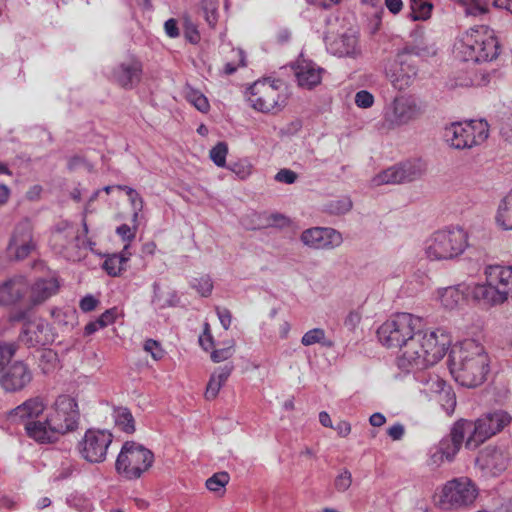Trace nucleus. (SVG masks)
<instances>
[{
	"instance_id": "nucleus-50",
	"label": "nucleus",
	"mask_w": 512,
	"mask_h": 512,
	"mask_svg": "<svg viewBox=\"0 0 512 512\" xmlns=\"http://www.w3.org/2000/svg\"><path fill=\"white\" fill-rule=\"evenodd\" d=\"M352 208V201L348 197H343L341 199H337L334 201H331L327 205V210L331 214L340 215L345 214Z\"/></svg>"
},
{
	"instance_id": "nucleus-45",
	"label": "nucleus",
	"mask_w": 512,
	"mask_h": 512,
	"mask_svg": "<svg viewBox=\"0 0 512 512\" xmlns=\"http://www.w3.org/2000/svg\"><path fill=\"white\" fill-rule=\"evenodd\" d=\"M467 15L478 16L488 11L486 0H460Z\"/></svg>"
},
{
	"instance_id": "nucleus-31",
	"label": "nucleus",
	"mask_w": 512,
	"mask_h": 512,
	"mask_svg": "<svg viewBox=\"0 0 512 512\" xmlns=\"http://www.w3.org/2000/svg\"><path fill=\"white\" fill-rule=\"evenodd\" d=\"M59 288L56 279H39L31 287V302L34 305L41 304L54 295Z\"/></svg>"
},
{
	"instance_id": "nucleus-17",
	"label": "nucleus",
	"mask_w": 512,
	"mask_h": 512,
	"mask_svg": "<svg viewBox=\"0 0 512 512\" xmlns=\"http://www.w3.org/2000/svg\"><path fill=\"white\" fill-rule=\"evenodd\" d=\"M300 240L305 246L318 250L334 249L343 242L341 233L329 227L306 229L301 233Z\"/></svg>"
},
{
	"instance_id": "nucleus-13",
	"label": "nucleus",
	"mask_w": 512,
	"mask_h": 512,
	"mask_svg": "<svg viewBox=\"0 0 512 512\" xmlns=\"http://www.w3.org/2000/svg\"><path fill=\"white\" fill-rule=\"evenodd\" d=\"M478 495L475 484L467 477L448 481L442 490L441 504L444 508H459L472 504Z\"/></svg>"
},
{
	"instance_id": "nucleus-53",
	"label": "nucleus",
	"mask_w": 512,
	"mask_h": 512,
	"mask_svg": "<svg viewBox=\"0 0 512 512\" xmlns=\"http://www.w3.org/2000/svg\"><path fill=\"white\" fill-rule=\"evenodd\" d=\"M355 103L360 108H369L374 103V97L370 92L361 90L355 95Z\"/></svg>"
},
{
	"instance_id": "nucleus-61",
	"label": "nucleus",
	"mask_w": 512,
	"mask_h": 512,
	"mask_svg": "<svg viewBox=\"0 0 512 512\" xmlns=\"http://www.w3.org/2000/svg\"><path fill=\"white\" fill-rule=\"evenodd\" d=\"M15 353V347L13 344L0 345V366L6 361H9Z\"/></svg>"
},
{
	"instance_id": "nucleus-52",
	"label": "nucleus",
	"mask_w": 512,
	"mask_h": 512,
	"mask_svg": "<svg viewBox=\"0 0 512 512\" xmlns=\"http://www.w3.org/2000/svg\"><path fill=\"white\" fill-rule=\"evenodd\" d=\"M144 350L150 353L154 360H160L164 356V350L161 348V345L153 339L145 341Z\"/></svg>"
},
{
	"instance_id": "nucleus-34",
	"label": "nucleus",
	"mask_w": 512,
	"mask_h": 512,
	"mask_svg": "<svg viewBox=\"0 0 512 512\" xmlns=\"http://www.w3.org/2000/svg\"><path fill=\"white\" fill-rule=\"evenodd\" d=\"M416 75L417 72L414 67L401 64L400 68L389 75V77L394 88L398 90H405L413 83Z\"/></svg>"
},
{
	"instance_id": "nucleus-63",
	"label": "nucleus",
	"mask_w": 512,
	"mask_h": 512,
	"mask_svg": "<svg viewBox=\"0 0 512 512\" xmlns=\"http://www.w3.org/2000/svg\"><path fill=\"white\" fill-rule=\"evenodd\" d=\"M216 313H217V316L219 318V321L221 323V325L223 326V328L225 330L229 329L230 325H231V321H232V316H231V313L228 309L226 308H216Z\"/></svg>"
},
{
	"instance_id": "nucleus-48",
	"label": "nucleus",
	"mask_w": 512,
	"mask_h": 512,
	"mask_svg": "<svg viewBox=\"0 0 512 512\" xmlns=\"http://www.w3.org/2000/svg\"><path fill=\"white\" fill-rule=\"evenodd\" d=\"M325 340V331L322 328H313L307 331L301 338V343L304 346H311L314 344H323Z\"/></svg>"
},
{
	"instance_id": "nucleus-58",
	"label": "nucleus",
	"mask_w": 512,
	"mask_h": 512,
	"mask_svg": "<svg viewBox=\"0 0 512 512\" xmlns=\"http://www.w3.org/2000/svg\"><path fill=\"white\" fill-rule=\"evenodd\" d=\"M362 319L361 313L358 311H350L348 315L345 317L344 325L346 328H348L350 331L355 330L358 325L360 324Z\"/></svg>"
},
{
	"instance_id": "nucleus-7",
	"label": "nucleus",
	"mask_w": 512,
	"mask_h": 512,
	"mask_svg": "<svg viewBox=\"0 0 512 512\" xmlns=\"http://www.w3.org/2000/svg\"><path fill=\"white\" fill-rule=\"evenodd\" d=\"M472 429V422L461 419L451 428L449 435L430 449V464L440 466L444 461L451 462L459 452L466 434Z\"/></svg>"
},
{
	"instance_id": "nucleus-33",
	"label": "nucleus",
	"mask_w": 512,
	"mask_h": 512,
	"mask_svg": "<svg viewBox=\"0 0 512 512\" xmlns=\"http://www.w3.org/2000/svg\"><path fill=\"white\" fill-rule=\"evenodd\" d=\"M495 220L504 230H512V189L501 199Z\"/></svg>"
},
{
	"instance_id": "nucleus-47",
	"label": "nucleus",
	"mask_w": 512,
	"mask_h": 512,
	"mask_svg": "<svg viewBox=\"0 0 512 512\" xmlns=\"http://www.w3.org/2000/svg\"><path fill=\"white\" fill-rule=\"evenodd\" d=\"M125 264L121 263V257L117 256L115 254L108 256L104 263H103V269L107 272L110 276H118L121 274V272L125 269Z\"/></svg>"
},
{
	"instance_id": "nucleus-60",
	"label": "nucleus",
	"mask_w": 512,
	"mask_h": 512,
	"mask_svg": "<svg viewBox=\"0 0 512 512\" xmlns=\"http://www.w3.org/2000/svg\"><path fill=\"white\" fill-rule=\"evenodd\" d=\"M118 315L117 308H111L106 310L101 316L98 318V321L102 325V327H106L112 323H114L116 317Z\"/></svg>"
},
{
	"instance_id": "nucleus-3",
	"label": "nucleus",
	"mask_w": 512,
	"mask_h": 512,
	"mask_svg": "<svg viewBox=\"0 0 512 512\" xmlns=\"http://www.w3.org/2000/svg\"><path fill=\"white\" fill-rule=\"evenodd\" d=\"M456 50L463 61L488 62L498 57L499 42L492 29L480 25L462 34L456 44Z\"/></svg>"
},
{
	"instance_id": "nucleus-56",
	"label": "nucleus",
	"mask_w": 512,
	"mask_h": 512,
	"mask_svg": "<svg viewBox=\"0 0 512 512\" xmlns=\"http://www.w3.org/2000/svg\"><path fill=\"white\" fill-rule=\"evenodd\" d=\"M275 180L280 183L293 184L297 180V174L290 169H281L275 175Z\"/></svg>"
},
{
	"instance_id": "nucleus-10",
	"label": "nucleus",
	"mask_w": 512,
	"mask_h": 512,
	"mask_svg": "<svg viewBox=\"0 0 512 512\" xmlns=\"http://www.w3.org/2000/svg\"><path fill=\"white\" fill-rule=\"evenodd\" d=\"M47 416L49 425H52V428L59 435L72 432L78 428L80 417L78 404L69 395L58 396Z\"/></svg>"
},
{
	"instance_id": "nucleus-40",
	"label": "nucleus",
	"mask_w": 512,
	"mask_h": 512,
	"mask_svg": "<svg viewBox=\"0 0 512 512\" xmlns=\"http://www.w3.org/2000/svg\"><path fill=\"white\" fill-rule=\"evenodd\" d=\"M227 168L233 172L238 179L246 180L252 174L253 166L248 160L241 159L230 163Z\"/></svg>"
},
{
	"instance_id": "nucleus-62",
	"label": "nucleus",
	"mask_w": 512,
	"mask_h": 512,
	"mask_svg": "<svg viewBox=\"0 0 512 512\" xmlns=\"http://www.w3.org/2000/svg\"><path fill=\"white\" fill-rule=\"evenodd\" d=\"M164 30L166 35L170 38H177L180 35L177 21L174 18H170L165 21Z\"/></svg>"
},
{
	"instance_id": "nucleus-1",
	"label": "nucleus",
	"mask_w": 512,
	"mask_h": 512,
	"mask_svg": "<svg viewBox=\"0 0 512 512\" xmlns=\"http://www.w3.org/2000/svg\"><path fill=\"white\" fill-rule=\"evenodd\" d=\"M423 326L421 317L399 312L391 315L377 329L378 340L383 346L403 349L397 364L406 372L436 364L444 357L450 344V338L444 331L424 332Z\"/></svg>"
},
{
	"instance_id": "nucleus-19",
	"label": "nucleus",
	"mask_w": 512,
	"mask_h": 512,
	"mask_svg": "<svg viewBox=\"0 0 512 512\" xmlns=\"http://www.w3.org/2000/svg\"><path fill=\"white\" fill-rule=\"evenodd\" d=\"M508 460L505 449L487 446L477 456L476 465L487 474L496 476L507 468Z\"/></svg>"
},
{
	"instance_id": "nucleus-9",
	"label": "nucleus",
	"mask_w": 512,
	"mask_h": 512,
	"mask_svg": "<svg viewBox=\"0 0 512 512\" xmlns=\"http://www.w3.org/2000/svg\"><path fill=\"white\" fill-rule=\"evenodd\" d=\"M113 434L106 429L90 428L78 442L77 449L82 459L90 464L106 461Z\"/></svg>"
},
{
	"instance_id": "nucleus-6",
	"label": "nucleus",
	"mask_w": 512,
	"mask_h": 512,
	"mask_svg": "<svg viewBox=\"0 0 512 512\" xmlns=\"http://www.w3.org/2000/svg\"><path fill=\"white\" fill-rule=\"evenodd\" d=\"M489 136V125L485 120H470L452 123L445 128L446 142L456 149H471L483 144Z\"/></svg>"
},
{
	"instance_id": "nucleus-55",
	"label": "nucleus",
	"mask_w": 512,
	"mask_h": 512,
	"mask_svg": "<svg viewBox=\"0 0 512 512\" xmlns=\"http://www.w3.org/2000/svg\"><path fill=\"white\" fill-rule=\"evenodd\" d=\"M223 386V384H221L217 379L216 377H210V380L207 384V388H206V391H205V398L207 400H212L214 398H216V396L218 395L221 387Z\"/></svg>"
},
{
	"instance_id": "nucleus-24",
	"label": "nucleus",
	"mask_w": 512,
	"mask_h": 512,
	"mask_svg": "<svg viewBox=\"0 0 512 512\" xmlns=\"http://www.w3.org/2000/svg\"><path fill=\"white\" fill-rule=\"evenodd\" d=\"M323 69L309 60H300L295 67V76L299 86L312 89L320 84Z\"/></svg>"
},
{
	"instance_id": "nucleus-57",
	"label": "nucleus",
	"mask_w": 512,
	"mask_h": 512,
	"mask_svg": "<svg viewBox=\"0 0 512 512\" xmlns=\"http://www.w3.org/2000/svg\"><path fill=\"white\" fill-rule=\"evenodd\" d=\"M136 229H137V226L134 225L133 228H131L129 225L127 224H122L120 225L119 227H117L116 229V233L124 240V241H127V242H130L132 241L135 236H136Z\"/></svg>"
},
{
	"instance_id": "nucleus-39",
	"label": "nucleus",
	"mask_w": 512,
	"mask_h": 512,
	"mask_svg": "<svg viewBox=\"0 0 512 512\" xmlns=\"http://www.w3.org/2000/svg\"><path fill=\"white\" fill-rule=\"evenodd\" d=\"M201 9L203 11L205 21L210 27H214L218 21V1L201 0Z\"/></svg>"
},
{
	"instance_id": "nucleus-36",
	"label": "nucleus",
	"mask_w": 512,
	"mask_h": 512,
	"mask_svg": "<svg viewBox=\"0 0 512 512\" xmlns=\"http://www.w3.org/2000/svg\"><path fill=\"white\" fill-rule=\"evenodd\" d=\"M115 424L125 433H133L135 431L134 418L125 407H118L113 413Z\"/></svg>"
},
{
	"instance_id": "nucleus-18",
	"label": "nucleus",
	"mask_w": 512,
	"mask_h": 512,
	"mask_svg": "<svg viewBox=\"0 0 512 512\" xmlns=\"http://www.w3.org/2000/svg\"><path fill=\"white\" fill-rule=\"evenodd\" d=\"M19 340L28 347L45 346L54 341V333L49 324L39 318L24 324Z\"/></svg>"
},
{
	"instance_id": "nucleus-26",
	"label": "nucleus",
	"mask_w": 512,
	"mask_h": 512,
	"mask_svg": "<svg viewBox=\"0 0 512 512\" xmlns=\"http://www.w3.org/2000/svg\"><path fill=\"white\" fill-rule=\"evenodd\" d=\"M24 425L27 435L39 443H52L58 439V432L48 423V416L44 421L32 420Z\"/></svg>"
},
{
	"instance_id": "nucleus-59",
	"label": "nucleus",
	"mask_w": 512,
	"mask_h": 512,
	"mask_svg": "<svg viewBox=\"0 0 512 512\" xmlns=\"http://www.w3.org/2000/svg\"><path fill=\"white\" fill-rule=\"evenodd\" d=\"M233 365L232 364H227L223 367H219L218 369L215 370V372L211 375L212 377H216V379L224 385V383L227 381V379L229 378L232 370H233Z\"/></svg>"
},
{
	"instance_id": "nucleus-54",
	"label": "nucleus",
	"mask_w": 512,
	"mask_h": 512,
	"mask_svg": "<svg viewBox=\"0 0 512 512\" xmlns=\"http://www.w3.org/2000/svg\"><path fill=\"white\" fill-rule=\"evenodd\" d=\"M129 201L133 210L132 215V221L134 223L137 222L140 212L142 211L144 207V201L143 198L139 195L138 192H136V195L129 197Z\"/></svg>"
},
{
	"instance_id": "nucleus-27",
	"label": "nucleus",
	"mask_w": 512,
	"mask_h": 512,
	"mask_svg": "<svg viewBox=\"0 0 512 512\" xmlns=\"http://www.w3.org/2000/svg\"><path fill=\"white\" fill-rule=\"evenodd\" d=\"M466 284H458L438 290L441 305L448 310L460 307L468 299Z\"/></svg>"
},
{
	"instance_id": "nucleus-46",
	"label": "nucleus",
	"mask_w": 512,
	"mask_h": 512,
	"mask_svg": "<svg viewBox=\"0 0 512 512\" xmlns=\"http://www.w3.org/2000/svg\"><path fill=\"white\" fill-rule=\"evenodd\" d=\"M228 154V146L225 142L217 143L210 150V158L218 167H226V157Z\"/></svg>"
},
{
	"instance_id": "nucleus-5",
	"label": "nucleus",
	"mask_w": 512,
	"mask_h": 512,
	"mask_svg": "<svg viewBox=\"0 0 512 512\" xmlns=\"http://www.w3.org/2000/svg\"><path fill=\"white\" fill-rule=\"evenodd\" d=\"M154 463L153 452L135 441H126L115 461V471L125 480H137Z\"/></svg>"
},
{
	"instance_id": "nucleus-37",
	"label": "nucleus",
	"mask_w": 512,
	"mask_h": 512,
	"mask_svg": "<svg viewBox=\"0 0 512 512\" xmlns=\"http://www.w3.org/2000/svg\"><path fill=\"white\" fill-rule=\"evenodd\" d=\"M184 95L188 102H190L200 112H207L209 110V102L205 95L200 91L187 85L184 89Z\"/></svg>"
},
{
	"instance_id": "nucleus-49",
	"label": "nucleus",
	"mask_w": 512,
	"mask_h": 512,
	"mask_svg": "<svg viewBox=\"0 0 512 512\" xmlns=\"http://www.w3.org/2000/svg\"><path fill=\"white\" fill-rule=\"evenodd\" d=\"M191 286L204 297L209 296L213 289L212 280L207 275L192 279Z\"/></svg>"
},
{
	"instance_id": "nucleus-42",
	"label": "nucleus",
	"mask_w": 512,
	"mask_h": 512,
	"mask_svg": "<svg viewBox=\"0 0 512 512\" xmlns=\"http://www.w3.org/2000/svg\"><path fill=\"white\" fill-rule=\"evenodd\" d=\"M235 352V342L234 340H228L224 342V346L222 348H218L212 351L211 360L215 363H219L225 361L233 356Z\"/></svg>"
},
{
	"instance_id": "nucleus-30",
	"label": "nucleus",
	"mask_w": 512,
	"mask_h": 512,
	"mask_svg": "<svg viewBox=\"0 0 512 512\" xmlns=\"http://www.w3.org/2000/svg\"><path fill=\"white\" fill-rule=\"evenodd\" d=\"M468 298L471 297L475 301H482L485 304L503 303L499 300V294L493 285L486 284H466Z\"/></svg>"
},
{
	"instance_id": "nucleus-38",
	"label": "nucleus",
	"mask_w": 512,
	"mask_h": 512,
	"mask_svg": "<svg viewBox=\"0 0 512 512\" xmlns=\"http://www.w3.org/2000/svg\"><path fill=\"white\" fill-rule=\"evenodd\" d=\"M58 363V355L51 349H43L39 355V367L44 374L53 371Z\"/></svg>"
},
{
	"instance_id": "nucleus-15",
	"label": "nucleus",
	"mask_w": 512,
	"mask_h": 512,
	"mask_svg": "<svg viewBox=\"0 0 512 512\" xmlns=\"http://www.w3.org/2000/svg\"><path fill=\"white\" fill-rule=\"evenodd\" d=\"M51 248L67 260H75L79 257L80 237L76 226L62 222L52 232L50 238Z\"/></svg>"
},
{
	"instance_id": "nucleus-35",
	"label": "nucleus",
	"mask_w": 512,
	"mask_h": 512,
	"mask_svg": "<svg viewBox=\"0 0 512 512\" xmlns=\"http://www.w3.org/2000/svg\"><path fill=\"white\" fill-rule=\"evenodd\" d=\"M409 18L413 21H426L431 17L433 4L429 0H410Z\"/></svg>"
},
{
	"instance_id": "nucleus-44",
	"label": "nucleus",
	"mask_w": 512,
	"mask_h": 512,
	"mask_svg": "<svg viewBox=\"0 0 512 512\" xmlns=\"http://www.w3.org/2000/svg\"><path fill=\"white\" fill-rule=\"evenodd\" d=\"M437 401L447 414L453 413L456 406V397L450 386L437 396Z\"/></svg>"
},
{
	"instance_id": "nucleus-8",
	"label": "nucleus",
	"mask_w": 512,
	"mask_h": 512,
	"mask_svg": "<svg viewBox=\"0 0 512 512\" xmlns=\"http://www.w3.org/2000/svg\"><path fill=\"white\" fill-rule=\"evenodd\" d=\"M512 417L504 410L488 412L472 423V429L466 440V447L474 449L488 438L502 431L510 424Z\"/></svg>"
},
{
	"instance_id": "nucleus-51",
	"label": "nucleus",
	"mask_w": 512,
	"mask_h": 512,
	"mask_svg": "<svg viewBox=\"0 0 512 512\" xmlns=\"http://www.w3.org/2000/svg\"><path fill=\"white\" fill-rule=\"evenodd\" d=\"M352 484V474L349 470H342L334 480L335 489L338 492H345Z\"/></svg>"
},
{
	"instance_id": "nucleus-11",
	"label": "nucleus",
	"mask_w": 512,
	"mask_h": 512,
	"mask_svg": "<svg viewBox=\"0 0 512 512\" xmlns=\"http://www.w3.org/2000/svg\"><path fill=\"white\" fill-rule=\"evenodd\" d=\"M248 102L255 110L269 113L282 109L285 98L270 81H256L248 90Z\"/></svg>"
},
{
	"instance_id": "nucleus-14",
	"label": "nucleus",
	"mask_w": 512,
	"mask_h": 512,
	"mask_svg": "<svg viewBox=\"0 0 512 512\" xmlns=\"http://www.w3.org/2000/svg\"><path fill=\"white\" fill-rule=\"evenodd\" d=\"M425 171V163L420 159H415L389 167L377 174L372 182L375 186L411 182L421 178Z\"/></svg>"
},
{
	"instance_id": "nucleus-22",
	"label": "nucleus",
	"mask_w": 512,
	"mask_h": 512,
	"mask_svg": "<svg viewBox=\"0 0 512 512\" xmlns=\"http://www.w3.org/2000/svg\"><path fill=\"white\" fill-rule=\"evenodd\" d=\"M486 282L497 290L503 302L512 297V267L491 265L485 270Z\"/></svg>"
},
{
	"instance_id": "nucleus-28",
	"label": "nucleus",
	"mask_w": 512,
	"mask_h": 512,
	"mask_svg": "<svg viewBox=\"0 0 512 512\" xmlns=\"http://www.w3.org/2000/svg\"><path fill=\"white\" fill-rule=\"evenodd\" d=\"M425 369H413L409 372H414L415 379L423 386L420 389L421 392L425 393L429 398L437 397L449 386L438 375L423 372Z\"/></svg>"
},
{
	"instance_id": "nucleus-29",
	"label": "nucleus",
	"mask_w": 512,
	"mask_h": 512,
	"mask_svg": "<svg viewBox=\"0 0 512 512\" xmlns=\"http://www.w3.org/2000/svg\"><path fill=\"white\" fill-rule=\"evenodd\" d=\"M358 38L354 32H346L328 44V49L334 55L352 56L356 53Z\"/></svg>"
},
{
	"instance_id": "nucleus-16",
	"label": "nucleus",
	"mask_w": 512,
	"mask_h": 512,
	"mask_svg": "<svg viewBox=\"0 0 512 512\" xmlns=\"http://www.w3.org/2000/svg\"><path fill=\"white\" fill-rule=\"evenodd\" d=\"M34 247L32 225L29 220H22L15 226L11 235L7 246L8 256L15 260H22L30 254Z\"/></svg>"
},
{
	"instance_id": "nucleus-2",
	"label": "nucleus",
	"mask_w": 512,
	"mask_h": 512,
	"mask_svg": "<svg viewBox=\"0 0 512 512\" xmlns=\"http://www.w3.org/2000/svg\"><path fill=\"white\" fill-rule=\"evenodd\" d=\"M449 369L460 385L473 388L484 382L489 370V357L478 341L465 339L452 346Z\"/></svg>"
},
{
	"instance_id": "nucleus-64",
	"label": "nucleus",
	"mask_w": 512,
	"mask_h": 512,
	"mask_svg": "<svg viewBox=\"0 0 512 512\" xmlns=\"http://www.w3.org/2000/svg\"><path fill=\"white\" fill-rule=\"evenodd\" d=\"M269 222L271 226L279 228L286 227L290 224V220L285 215L280 213L271 214L269 217Z\"/></svg>"
},
{
	"instance_id": "nucleus-25",
	"label": "nucleus",
	"mask_w": 512,
	"mask_h": 512,
	"mask_svg": "<svg viewBox=\"0 0 512 512\" xmlns=\"http://www.w3.org/2000/svg\"><path fill=\"white\" fill-rule=\"evenodd\" d=\"M28 289V282L22 276L13 277L0 285V304L10 305L19 301Z\"/></svg>"
},
{
	"instance_id": "nucleus-23",
	"label": "nucleus",
	"mask_w": 512,
	"mask_h": 512,
	"mask_svg": "<svg viewBox=\"0 0 512 512\" xmlns=\"http://www.w3.org/2000/svg\"><path fill=\"white\" fill-rule=\"evenodd\" d=\"M141 72V63L135 59H131L112 68L107 75L121 87L131 89L139 83Z\"/></svg>"
},
{
	"instance_id": "nucleus-32",
	"label": "nucleus",
	"mask_w": 512,
	"mask_h": 512,
	"mask_svg": "<svg viewBox=\"0 0 512 512\" xmlns=\"http://www.w3.org/2000/svg\"><path fill=\"white\" fill-rule=\"evenodd\" d=\"M153 295L151 303L156 309H166L169 307H176L180 298L175 290H169L167 292L161 291L160 283L155 281L152 284Z\"/></svg>"
},
{
	"instance_id": "nucleus-12",
	"label": "nucleus",
	"mask_w": 512,
	"mask_h": 512,
	"mask_svg": "<svg viewBox=\"0 0 512 512\" xmlns=\"http://www.w3.org/2000/svg\"><path fill=\"white\" fill-rule=\"evenodd\" d=\"M423 111L415 98L411 96L396 97L385 108L384 121L389 128H398L417 120Z\"/></svg>"
},
{
	"instance_id": "nucleus-21",
	"label": "nucleus",
	"mask_w": 512,
	"mask_h": 512,
	"mask_svg": "<svg viewBox=\"0 0 512 512\" xmlns=\"http://www.w3.org/2000/svg\"><path fill=\"white\" fill-rule=\"evenodd\" d=\"M47 407L46 400L43 396H34L22 404L18 405L8 413V420L11 423L25 424L29 421L36 420L43 414Z\"/></svg>"
},
{
	"instance_id": "nucleus-4",
	"label": "nucleus",
	"mask_w": 512,
	"mask_h": 512,
	"mask_svg": "<svg viewBox=\"0 0 512 512\" xmlns=\"http://www.w3.org/2000/svg\"><path fill=\"white\" fill-rule=\"evenodd\" d=\"M468 247V233L459 226L432 233L424 243V252L430 260H452Z\"/></svg>"
},
{
	"instance_id": "nucleus-43",
	"label": "nucleus",
	"mask_w": 512,
	"mask_h": 512,
	"mask_svg": "<svg viewBox=\"0 0 512 512\" xmlns=\"http://www.w3.org/2000/svg\"><path fill=\"white\" fill-rule=\"evenodd\" d=\"M229 479L230 477L227 472L215 473L206 480V487L212 492L223 491L224 487L228 484Z\"/></svg>"
},
{
	"instance_id": "nucleus-20",
	"label": "nucleus",
	"mask_w": 512,
	"mask_h": 512,
	"mask_svg": "<svg viewBox=\"0 0 512 512\" xmlns=\"http://www.w3.org/2000/svg\"><path fill=\"white\" fill-rule=\"evenodd\" d=\"M32 380L28 366L21 362L10 365L0 377V385L7 392H16L25 388Z\"/></svg>"
},
{
	"instance_id": "nucleus-41",
	"label": "nucleus",
	"mask_w": 512,
	"mask_h": 512,
	"mask_svg": "<svg viewBox=\"0 0 512 512\" xmlns=\"http://www.w3.org/2000/svg\"><path fill=\"white\" fill-rule=\"evenodd\" d=\"M183 34L185 39L191 44H198L200 41V33L198 31L197 25L192 21V19L185 15L183 17Z\"/></svg>"
}]
</instances>
